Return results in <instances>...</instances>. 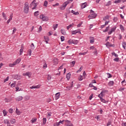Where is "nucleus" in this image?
I'll use <instances>...</instances> for the list:
<instances>
[{
  "mask_svg": "<svg viewBox=\"0 0 126 126\" xmlns=\"http://www.w3.org/2000/svg\"><path fill=\"white\" fill-rule=\"evenodd\" d=\"M90 14L88 16V18H90V19H92L93 18H95L96 16H97V15L95 14L94 12V11L91 10L90 11Z\"/></svg>",
  "mask_w": 126,
  "mask_h": 126,
  "instance_id": "obj_1",
  "label": "nucleus"
},
{
  "mask_svg": "<svg viewBox=\"0 0 126 126\" xmlns=\"http://www.w3.org/2000/svg\"><path fill=\"white\" fill-rule=\"evenodd\" d=\"M36 0H33V1L30 5V7H32V9H35L37 7V4L36 3Z\"/></svg>",
  "mask_w": 126,
  "mask_h": 126,
  "instance_id": "obj_3",
  "label": "nucleus"
},
{
  "mask_svg": "<svg viewBox=\"0 0 126 126\" xmlns=\"http://www.w3.org/2000/svg\"><path fill=\"white\" fill-rule=\"evenodd\" d=\"M32 54V50L31 49L28 50V55L29 56H31V54Z\"/></svg>",
  "mask_w": 126,
  "mask_h": 126,
  "instance_id": "obj_44",
  "label": "nucleus"
},
{
  "mask_svg": "<svg viewBox=\"0 0 126 126\" xmlns=\"http://www.w3.org/2000/svg\"><path fill=\"white\" fill-rule=\"evenodd\" d=\"M8 79H9V78L8 77H7L4 80V82H6V81H8Z\"/></svg>",
  "mask_w": 126,
  "mask_h": 126,
  "instance_id": "obj_61",
  "label": "nucleus"
},
{
  "mask_svg": "<svg viewBox=\"0 0 126 126\" xmlns=\"http://www.w3.org/2000/svg\"><path fill=\"white\" fill-rule=\"evenodd\" d=\"M22 53H23V49H22V46L21 47V49L20 50V56L22 55Z\"/></svg>",
  "mask_w": 126,
  "mask_h": 126,
  "instance_id": "obj_40",
  "label": "nucleus"
},
{
  "mask_svg": "<svg viewBox=\"0 0 126 126\" xmlns=\"http://www.w3.org/2000/svg\"><path fill=\"white\" fill-rule=\"evenodd\" d=\"M73 25H74V24L73 23H72V24L69 25L68 26H67V30H68V29H69L70 28H71V27H72V26H73Z\"/></svg>",
  "mask_w": 126,
  "mask_h": 126,
  "instance_id": "obj_30",
  "label": "nucleus"
},
{
  "mask_svg": "<svg viewBox=\"0 0 126 126\" xmlns=\"http://www.w3.org/2000/svg\"><path fill=\"white\" fill-rule=\"evenodd\" d=\"M31 75H32V73H31V72H27V76H28L29 78L31 77Z\"/></svg>",
  "mask_w": 126,
  "mask_h": 126,
  "instance_id": "obj_29",
  "label": "nucleus"
},
{
  "mask_svg": "<svg viewBox=\"0 0 126 126\" xmlns=\"http://www.w3.org/2000/svg\"><path fill=\"white\" fill-rule=\"evenodd\" d=\"M99 98H100L101 102H102V103H106V100L103 99L102 97Z\"/></svg>",
  "mask_w": 126,
  "mask_h": 126,
  "instance_id": "obj_42",
  "label": "nucleus"
},
{
  "mask_svg": "<svg viewBox=\"0 0 126 126\" xmlns=\"http://www.w3.org/2000/svg\"><path fill=\"white\" fill-rule=\"evenodd\" d=\"M120 29H121L122 32H125V27H124V26L120 25Z\"/></svg>",
  "mask_w": 126,
  "mask_h": 126,
  "instance_id": "obj_18",
  "label": "nucleus"
},
{
  "mask_svg": "<svg viewBox=\"0 0 126 126\" xmlns=\"http://www.w3.org/2000/svg\"><path fill=\"white\" fill-rule=\"evenodd\" d=\"M65 120H63L59 121V124H63V123H65Z\"/></svg>",
  "mask_w": 126,
  "mask_h": 126,
  "instance_id": "obj_57",
  "label": "nucleus"
},
{
  "mask_svg": "<svg viewBox=\"0 0 126 126\" xmlns=\"http://www.w3.org/2000/svg\"><path fill=\"white\" fill-rule=\"evenodd\" d=\"M106 45L107 47H113V45L112 44H111V43H110V42H107L106 44Z\"/></svg>",
  "mask_w": 126,
  "mask_h": 126,
  "instance_id": "obj_31",
  "label": "nucleus"
},
{
  "mask_svg": "<svg viewBox=\"0 0 126 126\" xmlns=\"http://www.w3.org/2000/svg\"><path fill=\"white\" fill-rule=\"evenodd\" d=\"M47 4H48V1L45 0L44 3V6H47Z\"/></svg>",
  "mask_w": 126,
  "mask_h": 126,
  "instance_id": "obj_55",
  "label": "nucleus"
},
{
  "mask_svg": "<svg viewBox=\"0 0 126 126\" xmlns=\"http://www.w3.org/2000/svg\"><path fill=\"white\" fill-rule=\"evenodd\" d=\"M20 62H21V59L19 58L18 59H17L15 62L14 63L15 64H18V63H20Z\"/></svg>",
  "mask_w": 126,
  "mask_h": 126,
  "instance_id": "obj_16",
  "label": "nucleus"
},
{
  "mask_svg": "<svg viewBox=\"0 0 126 126\" xmlns=\"http://www.w3.org/2000/svg\"><path fill=\"white\" fill-rule=\"evenodd\" d=\"M82 70V67H81L79 70L77 71V73H78V72H80Z\"/></svg>",
  "mask_w": 126,
  "mask_h": 126,
  "instance_id": "obj_59",
  "label": "nucleus"
},
{
  "mask_svg": "<svg viewBox=\"0 0 126 126\" xmlns=\"http://www.w3.org/2000/svg\"><path fill=\"white\" fill-rule=\"evenodd\" d=\"M109 28H110V26L106 27V29L103 31V32H108Z\"/></svg>",
  "mask_w": 126,
  "mask_h": 126,
  "instance_id": "obj_45",
  "label": "nucleus"
},
{
  "mask_svg": "<svg viewBox=\"0 0 126 126\" xmlns=\"http://www.w3.org/2000/svg\"><path fill=\"white\" fill-rule=\"evenodd\" d=\"M69 3V0H67L66 1L64 2L63 5L61 7V9L63 10L66 7V5H67Z\"/></svg>",
  "mask_w": 126,
  "mask_h": 126,
  "instance_id": "obj_4",
  "label": "nucleus"
},
{
  "mask_svg": "<svg viewBox=\"0 0 126 126\" xmlns=\"http://www.w3.org/2000/svg\"><path fill=\"white\" fill-rule=\"evenodd\" d=\"M13 13H12V14H11L10 15V16H9V20H12V17H13Z\"/></svg>",
  "mask_w": 126,
  "mask_h": 126,
  "instance_id": "obj_43",
  "label": "nucleus"
},
{
  "mask_svg": "<svg viewBox=\"0 0 126 126\" xmlns=\"http://www.w3.org/2000/svg\"><path fill=\"white\" fill-rule=\"evenodd\" d=\"M61 40L62 42H63V41H64V36H62L61 37Z\"/></svg>",
  "mask_w": 126,
  "mask_h": 126,
  "instance_id": "obj_52",
  "label": "nucleus"
},
{
  "mask_svg": "<svg viewBox=\"0 0 126 126\" xmlns=\"http://www.w3.org/2000/svg\"><path fill=\"white\" fill-rule=\"evenodd\" d=\"M86 5H87V3L86 2L83 3L81 5V8L82 9L83 8H85L86 7Z\"/></svg>",
  "mask_w": 126,
  "mask_h": 126,
  "instance_id": "obj_20",
  "label": "nucleus"
},
{
  "mask_svg": "<svg viewBox=\"0 0 126 126\" xmlns=\"http://www.w3.org/2000/svg\"><path fill=\"white\" fill-rule=\"evenodd\" d=\"M58 24H56V25H53V28L54 29V30H56V29H57L58 28Z\"/></svg>",
  "mask_w": 126,
  "mask_h": 126,
  "instance_id": "obj_34",
  "label": "nucleus"
},
{
  "mask_svg": "<svg viewBox=\"0 0 126 126\" xmlns=\"http://www.w3.org/2000/svg\"><path fill=\"white\" fill-rule=\"evenodd\" d=\"M70 86H67L66 87L67 90H70L71 88L73 87V82H72L70 84Z\"/></svg>",
  "mask_w": 126,
  "mask_h": 126,
  "instance_id": "obj_12",
  "label": "nucleus"
},
{
  "mask_svg": "<svg viewBox=\"0 0 126 126\" xmlns=\"http://www.w3.org/2000/svg\"><path fill=\"white\" fill-rule=\"evenodd\" d=\"M61 32L62 34H63V35H65V34H66V32H65V31H64V29H62L61 30Z\"/></svg>",
  "mask_w": 126,
  "mask_h": 126,
  "instance_id": "obj_26",
  "label": "nucleus"
},
{
  "mask_svg": "<svg viewBox=\"0 0 126 126\" xmlns=\"http://www.w3.org/2000/svg\"><path fill=\"white\" fill-rule=\"evenodd\" d=\"M70 73H69L68 74H66V78L68 80L69 79H70Z\"/></svg>",
  "mask_w": 126,
  "mask_h": 126,
  "instance_id": "obj_25",
  "label": "nucleus"
},
{
  "mask_svg": "<svg viewBox=\"0 0 126 126\" xmlns=\"http://www.w3.org/2000/svg\"><path fill=\"white\" fill-rule=\"evenodd\" d=\"M69 42H70L69 43L70 44H74V45H76L78 43V40H75V39H74L71 41L70 40L69 41Z\"/></svg>",
  "mask_w": 126,
  "mask_h": 126,
  "instance_id": "obj_8",
  "label": "nucleus"
},
{
  "mask_svg": "<svg viewBox=\"0 0 126 126\" xmlns=\"http://www.w3.org/2000/svg\"><path fill=\"white\" fill-rule=\"evenodd\" d=\"M94 42H95V39L94 38V37H90V43H91V44H93Z\"/></svg>",
  "mask_w": 126,
  "mask_h": 126,
  "instance_id": "obj_11",
  "label": "nucleus"
},
{
  "mask_svg": "<svg viewBox=\"0 0 126 126\" xmlns=\"http://www.w3.org/2000/svg\"><path fill=\"white\" fill-rule=\"evenodd\" d=\"M10 123L11 124H15V119H12L10 120Z\"/></svg>",
  "mask_w": 126,
  "mask_h": 126,
  "instance_id": "obj_33",
  "label": "nucleus"
},
{
  "mask_svg": "<svg viewBox=\"0 0 126 126\" xmlns=\"http://www.w3.org/2000/svg\"><path fill=\"white\" fill-rule=\"evenodd\" d=\"M116 29H117V26H114L113 28H112L110 31L108 32V35H111L113 32H115L116 31Z\"/></svg>",
  "mask_w": 126,
  "mask_h": 126,
  "instance_id": "obj_6",
  "label": "nucleus"
},
{
  "mask_svg": "<svg viewBox=\"0 0 126 126\" xmlns=\"http://www.w3.org/2000/svg\"><path fill=\"white\" fill-rule=\"evenodd\" d=\"M21 89L19 90V88L16 87V92H17V91H21Z\"/></svg>",
  "mask_w": 126,
  "mask_h": 126,
  "instance_id": "obj_56",
  "label": "nucleus"
},
{
  "mask_svg": "<svg viewBox=\"0 0 126 126\" xmlns=\"http://www.w3.org/2000/svg\"><path fill=\"white\" fill-rule=\"evenodd\" d=\"M24 11L25 13H28V12L29 11V4L27 2H26L25 3Z\"/></svg>",
  "mask_w": 126,
  "mask_h": 126,
  "instance_id": "obj_2",
  "label": "nucleus"
},
{
  "mask_svg": "<svg viewBox=\"0 0 126 126\" xmlns=\"http://www.w3.org/2000/svg\"><path fill=\"white\" fill-rule=\"evenodd\" d=\"M122 126H126V123L125 122H123L122 124Z\"/></svg>",
  "mask_w": 126,
  "mask_h": 126,
  "instance_id": "obj_64",
  "label": "nucleus"
},
{
  "mask_svg": "<svg viewBox=\"0 0 126 126\" xmlns=\"http://www.w3.org/2000/svg\"><path fill=\"white\" fill-rule=\"evenodd\" d=\"M112 56H115V57H116V58H118V57H119V55H118L117 54H116V53H115V52H113V53H112Z\"/></svg>",
  "mask_w": 126,
  "mask_h": 126,
  "instance_id": "obj_41",
  "label": "nucleus"
},
{
  "mask_svg": "<svg viewBox=\"0 0 126 126\" xmlns=\"http://www.w3.org/2000/svg\"><path fill=\"white\" fill-rule=\"evenodd\" d=\"M16 114H17V115L19 116V115H20V114H21V112H20V111H19V110H18V109L16 108Z\"/></svg>",
  "mask_w": 126,
  "mask_h": 126,
  "instance_id": "obj_23",
  "label": "nucleus"
},
{
  "mask_svg": "<svg viewBox=\"0 0 126 126\" xmlns=\"http://www.w3.org/2000/svg\"><path fill=\"white\" fill-rule=\"evenodd\" d=\"M92 98H93V94H92L89 97V100H92Z\"/></svg>",
  "mask_w": 126,
  "mask_h": 126,
  "instance_id": "obj_62",
  "label": "nucleus"
},
{
  "mask_svg": "<svg viewBox=\"0 0 126 126\" xmlns=\"http://www.w3.org/2000/svg\"><path fill=\"white\" fill-rule=\"evenodd\" d=\"M44 39L45 40V42H46V44H48V41H49V37L47 36H44Z\"/></svg>",
  "mask_w": 126,
  "mask_h": 126,
  "instance_id": "obj_17",
  "label": "nucleus"
},
{
  "mask_svg": "<svg viewBox=\"0 0 126 126\" xmlns=\"http://www.w3.org/2000/svg\"><path fill=\"white\" fill-rule=\"evenodd\" d=\"M43 66V68H46V67L48 66V64H47V63H44Z\"/></svg>",
  "mask_w": 126,
  "mask_h": 126,
  "instance_id": "obj_53",
  "label": "nucleus"
},
{
  "mask_svg": "<svg viewBox=\"0 0 126 126\" xmlns=\"http://www.w3.org/2000/svg\"><path fill=\"white\" fill-rule=\"evenodd\" d=\"M110 18V16L109 15H106L103 18V20L104 21H106V20H109V19Z\"/></svg>",
  "mask_w": 126,
  "mask_h": 126,
  "instance_id": "obj_19",
  "label": "nucleus"
},
{
  "mask_svg": "<svg viewBox=\"0 0 126 126\" xmlns=\"http://www.w3.org/2000/svg\"><path fill=\"white\" fill-rule=\"evenodd\" d=\"M78 79L80 81H81L83 80V77H82V76H80L78 78Z\"/></svg>",
  "mask_w": 126,
  "mask_h": 126,
  "instance_id": "obj_49",
  "label": "nucleus"
},
{
  "mask_svg": "<svg viewBox=\"0 0 126 126\" xmlns=\"http://www.w3.org/2000/svg\"><path fill=\"white\" fill-rule=\"evenodd\" d=\"M40 19H42L43 21H48L49 20V17L44 15H40Z\"/></svg>",
  "mask_w": 126,
  "mask_h": 126,
  "instance_id": "obj_5",
  "label": "nucleus"
},
{
  "mask_svg": "<svg viewBox=\"0 0 126 126\" xmlns=\"http://www.w3.org/2000/svg\"><path fill=\"white\" fill-rule=\"evenodd\" d=\"M2 112H3L4 117H5V116H6V115L7 114V112H6V110H3Z\"/></svg>",
  "mask_w": 126,
  "mask_h": 126,
  "instance_id": "obj_32",
  "label": "nucleus"
},
{
  "mask_svg": "<svg viewBox=\"0 0 126 126\" xmlns=\"http://www.w3.org/2000/svg\"><path fill=\"white\" fill-rule=\"evenodd\" d=\"M5 101L6 103H8V102H10V99L8 98H5Z\"/></svg>",
  "mask_w": 126,
  "mask_h": 126,
  "instance_id": "obj_51",
  "label": "nucleus"
},
{
  "mask_svg": "<svg viewBox=\"0 0 126 126\" xmlns=\"http://www.w3.org/2000/svg\"><path fill=\"white\" fill-rule=\"evenodd\" d=\"M112 4V2L111 1H109L107 2L106 5V6H109V5H111Z\"/></svg>",
  "mask_w": 126,
  "mask_h": 126,
  "instance_id": "obj_36",
  "label": "nucleus"
},
{
  "mask_svg": "<svg viewBox=\"0 0 126 126\" xmlns=\"http://www.w3.org/2000/svg\"><path fill=\"white\" fill-rule=\"evenodd\" d=\"M41 86L40 85H38L37 86H32L30 87L31 89H38Z\"/></svg>",
  "mask_w": 126,
  "mask_h": 126,
  "instance_id": "obj_10",
  "label": "nucleus"
},
{
  "mask_svg": "<svg viewBox=\"0 0 126 126\" xmlns=\"http://www.w3.org/2000/svg\"><path fill=\"white\" fill-rule=\"evenodd\" d=\"M31 48L32 50H34L35 49V46H34V43H32L31 45Z\"/></svg>",
  "mask_w": 126,
  "mask_h": 126,
  "instance_id": "obj_39",
  "label": "nucleus"
},
{
  "mask_svg": "<svg viewBox=\"0 0 126 126\" xmlns=\"http://www.w3.org/2000/svg\"><path fill=\"white\" fill-rule=\"evenodd\" d=\"M16 84L15 83V82L12 83L11 85V87L12 88L15 87Z\"/></svg>",
  "mask_w": 126,
  "mask_h": 126,
  "instance_id": "obj_47",
  "label": "nucleus"
},
{
  "mask_svg": "<svg viewBox=\"0 0 126 126\" xmlns=\"http://www.w3.org/2000/svg\"><path fill=\"white\" fill-rule=\"evenodd\" d=\"M4 123L5 124H8V123H9V121L7 119H5L4 120Z\"/></svg>",
  "mask_w": 126,
  "mask_h": 126,
  "instance_id": "obj_46",
  "label": "nucleus"
},
{
  "mask_svg": "<svg viewBox=\"0 0 126 126\" xmlns=\"http://www.w3.org/2000/svg\"><path fill=\"white\" fill-rule=\"evenodd\" d=\"M104 93H105V92L102 91L99 94H98V97L99 98H103L104 97Z\"/></svg>",
  "mask_w": 126,
  "mask_h": 126,
  "instance_id": "obj_14",
  "label": "nucleus"
},
{
  "mask_svg": "<svg viewBox=\"0 0 126 126\" xmlns=\"http://www.w3.org/2000/svg\"><path fill=\"white\" fill-rule=\"evenodd\" d=\"M23 99V97L22 96H19L18 97H17L16 98V101H22Z\"/></svg>",
  "mask_w": 126,
  "mask_h": 126,
  "instance_id": "obj_15",
  "label": "nucleus"
},
{
  "mask_svg": "<svg viewBox=\"0 0 126 126\" xmlns=\"http://www.w3.org/2000/svg\"><path fill=\"white\" fill-rule=\"evenodd\" d=\"M124 90H125V88H120L119 90V91H124Z\"/></svg>",
  "mask_w": 126,
  "mask_h": 126,
  "instance_id": "obj_63",
  "label": "nucleus"
},
{
  "mask_svg": "<svg viewBox=\"0 0 126 126\" xmlns=\"http://www.w3.org/2000/svg\"><path fill=\"white\" fill-rule=\"evenodd\" d=\"M122 2V0H116L114 1V3H120Z\"/></svg>",
  "mask_w": 126,
  "mask_h": 126,
  "instance_id": "obj_35",
  "label": "nucleus"
},
{
  "mask_svg": "<svg viewBox=\"0 0 126 126\" xmlns=\"http://www.w3.org/2000/svg\"><path fill=\"white\" fill-rule=\"evenodd\" d=\"M65 126H73V125L70 122V121L67 120H65Z\"/></svg>",
  "mask_w": 126,
  "mask_h": 126,
  "instance_id": "obj_7",
  "label": "nucleus"
},
{
  "mask_svg": "<svg viewBox=\"0 0 126 126\" xmlns=\"http://www.w3.org/2000/svg\"><path fill=\"white\" fill-rule=\"evenodd\" d=\"M87 54V52H84V53H79V56H85Z\"/></svg>",
  "mask_w": 126,
  "mask_h": 126,
  "instance_id": "obj_37",
  "label": "nucleus"
},
{
  "mask_svg": "<svg viewBox=\"0 0 126 126\" xmlns=\"http://www.w3.org/2000/svg\"><path fill=\"white\" fill-rule=\"evenodd\" d=\"M14 65H16V64H15V63L14 62L13 63H10L9 64V66H10V67H13V66H14Z\"/></svg>",
  "mask_w": 126,
  "mask_h": 126,
  "instance_id": "obj_28",
  "label": "nucleus"
},
{
  "mask_svg": "<svg viewBox=\"0 0 126 126\" xmlns=\"http://www.w3.org/2000/svg\"><path fill=\"white\" fill-rule=\"evenodd\" d=\"M16 28H13V32L12 34H14V33H15V32H16Z\"/></svg>",
  "mask_w": 126,
  "mask_h": 126,
  "instance_id": "obj_54",
  "label": "nucleus"
},
{
  "mask_svg": "<svg viewBox=\"0 0 126 126\" xmlns=\"http://www.w3.org/2000/svg\"><path fill=\"white\" fill-rule=\"evenodd\" d=\"M71 13H73L75 15H78V14H79V13L78 12H75L73 11V10H72L71 11Z\"/></svg>",
  "mask_w": 126,
  "mask_h": 126,
  "instance_id": "obj_22",
  "label": "nucleus"
},
{
  "mask_svg": "<svg viewBox=\"0 0 126 126\" xmlns=\"http://www.w3.org/2000/svg\"><path fill=\"white\" fill-rule=\"evenodd\" d=\"M114 62H119V61H120V58L116 57V58H115L114 59Z\"/></svg>",
  "mask_w": 126,
  "mask_h": 126,
  "instance_id": "obj_50",
  "label": "nucleus"
},
{
  "mask_svg": "<svg viewBox=\"0 0 126 126\" xmlns=\"http://www.w3.org/2000/svg\"><path fill=\"white\" fill-rule=\"evenodd\" d=\"M46 123H47V119L46 118H43V125H46Z\"/></svg>",
  "mask_w": 126,
  "mask_h": 126,
  "instance_id": "obj_27",
  "label": "nucleus"
},
{
  "mask_svg": "<svg viewBox=\"0 0 126 126\" xmlns=\"http://www.w3.org/2000/svg\"><path fill=\"white\" fill-rule=\"evenodd\" d=\"M115 83L114 82V81H111L108 83V85L109 86H113V85H114V84Z\"/></svg>",
  "mask_w": 126,
  "mask_h": 126,
  "instance_id": "obj_21",
  "label": "nucleus"
},
{
  "mask_svg": "<svg viewBox=\"0 0 126 126\" xmlns=\"http://www.w3.org/2000/svg\"><path fill=\"white\" fill-rule=\"evenodd\" d=\"M77 33H80V34H81V32L79 30H75V31H72L71 33L72 35H75L77 34Z\"/></svg>",
  "mask_w": 126,
  "mask_h": 126,
  "instance_id": "obj_9",
  "label": "nucleus"
},
{
  "mask_svg": "<svg viewBox=\"0 0 126 126\" xmlns=\"http://www.w3.org/2000/svg\"><path fill=\"white\" fill-rule=\"evenodd\" d=\"M36 121H37V119L35 118H32V120L31 121V123L32 124H34V123H36Z\"/></svg>",
  "mask_w": 126,
  "mask_h": 126,
  "instance_id": "obj_24",
  "label": "nucleus"
},
{
  "mask_svg": "<svg viewBox=\"0 0 126 126\" xmlns=\"http://www.w3.org/2000/svg\"><path fill=\"white\" fill-rule=\"evenodd\" d=\"M113 20H114V22H116L117 21H118V18L114 17Z\"/></svg>",
  "mask_w": 126,
  "mask_h": 126,
  "instance_id": "obj_58",
  "label": "nucleus"
},
{
  "mask_svg": "<svg viewBox=\"0 0 126 126\" xmlns=\"http://www.w3.org/2000/svg\"><path fill=\"white\" fill-rule=\"evenodd\" d=\"M8 112L9 113H10V114H12V113H13V109L12 108L9 109Z\"/></svg>",
  "mask_w": 126,
  "mask_h": 126,
  "instance_id": "obj_38",
  "label": "nucleus"
},
{
  "mask_svg": "<svg viewBox=\"0 0 126 126\" xmlns=\"http://www.w3.org/2000/svg\"><path fill=\"white\" fill-rule=\"evenodd\" d=\"M51 101H52V99L50 98H49L47 99V103H50V102H51Z\"/></svg>",
  "mask_w": 126,
  "mask_h": 126,
  "instance_id": "obj_60",
  "label": "nucleus"
},
{
  "mask_svg": "<svg viewBox=\"0 0 126 126\" xmlns=\"http://www.w3.org/2000/svg\"><path fill=\"white\" fill-rule=\"evenodd\" d=\"M39 15V11H36L34 12V16H37Z\"/></svg>",
  "mask_w": 126,
  "mask_h": 126,
  "instance_id": "obj_48",
  "label": "nucleus"
},
{
  "mask_svg": "<svg viewBox=\"0 0 126 126\" xmlns=\"http://www.w3.org/2000/svg\"><path fill=\"white\" fill-rule=\"evenodd\" d=\"M61 96V94L60 93H57L55 94V100H58V99L60 98V96Z\"/></svg>",
  "mask_w": 126,
  "mask_h": 126,
  "instance_id": "obj_13",
  "label": "nucleus"
}]
</instances>
